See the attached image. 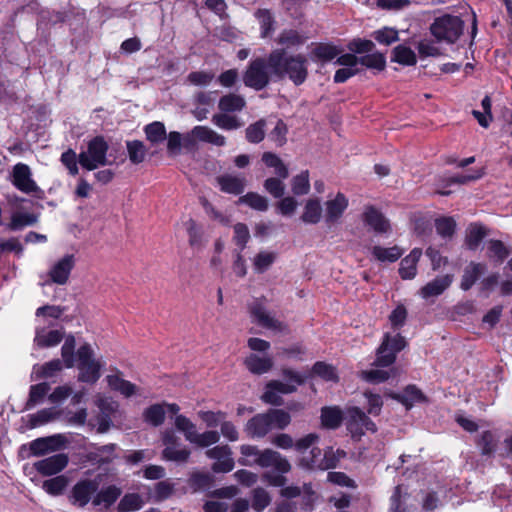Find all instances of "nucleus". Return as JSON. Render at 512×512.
<instances>
[{"instance_id":"49","label":"nucleus","mask_w":512,"mask_h":512,"mask_svg":"<svg viewBox=\"0 0 512 512\" xmlns=\"http://www.w3.org/2000/svg\"><path fill=\"white\" fill-rule=\"evenodd\" d=\"M322 456V450L319 447H312L308 455L300 457L298 465L306 470L319 469Z\"/></svg>"},{"instance_id":"36","label":"nucleus","mask_w":512,"mask_h":512,"mask_svg":"<svg viewBox=\"0 0 512 512\" xmlns=\"http://www.w3.org/2000/svg\"><path fill=\"white\" fill-rule=\"evenodd\" d=\"M78 368L80 370L79 373V381L86 383H95L100 378V364L98 361H90L84 364H79Z\"/></svg>"},{"instance_id":"38","label":"nucleus","mask_w":512,"mask_h":512,"mask_svg":"<svg viewBox=\"0 0 512 512\" xmlns=\"http://www.w3.org/2000/svg\"><path fill=\"white\" fill-rule=\"evenodd\" d=\"M165 409L162 403L152 404L143 412V419L146 423L159 427L165 421Z\"/></svg>"},{"instance_id":"28","label":"nucleus","mask_w":512,"mask_h":512,"mask_svg":"<svg viewBox=\"0 0 512 512\" xmlns=\"http://www.w3.org/2000/svg\"><path fill=\"white\" fill-rule=\"evenodd\" d=\"M246 106V100L242 95L228 93L223 95L218 102V108L224 113H234L242 111Z\"/></svg>"},{"instance_id":"18","label":"nucleus","mask_w":512,"mask_h":512,"mask_svg":"<svg viewBox=\"0 0 512 512\" xmlns=\"http://www.w3.org/2000/svg\"><path fill=\"white\" fill-rule=\"evenodd\" d=\"M393 400L401 403L406 410H410L415 403L427 402L426 395L414 384L407 385L401 393H391Z\"/></svg>"},{"instance_id":"31","label":"nucleus","mask_w":512,"mask_h":512,"mask_svg":"<svg viewBox=\"0 0 512 512\" xmlns=\"http://www.w3.org/2000/svg\"><path fill=\"white\" fill-rule=\"evenodd\" d=\"M63 368L62 361L60 359H53L42 365L36 364L33 367L32 379L40 380L46 378H52L59 373Z\"/></svg>"},{"instance_id":"52","label":"nucleus","mask_w":512,"mask_h":512,"mask_svg":"<svg viewBox=\"0 0 512 512\" xmlns=\"http://www.w3.org/2000/svg\"><path fill=\"white\" fill-rule=\"evenodd\" d=\"M64 337L60 330H50L46 333H37L35 341L39 347L47 348L58 345Z\"/></svg>"},{"instance_id":"19","label":"nucleus","mask_w":512,"mask_h":512,"mask_svg":"<svg viewBox=\"0 0 512 512\" xmlns=\"http://www.w3.org/2000/svg\"><path fill=\"white\" fill-rule=\"evenodd\" d=\"M267 413H258L250 418L245 426V432L250 438H263L271 431Z\"/></svg>"},{"instance_id":"64","label":"nucleus","mask_w":512,"mask_h":512,"mask_svg":"<svg viewBox=\"0 0 512 512\" xmlns=\"http://www.w3.org/2000/svg\"><path fill=\"white\" fill-rule=\"evenodd\" d=\"M390 512H413L415 507L407 505L401 496V488L397 486L390 498Z\"/></svg>"},{"instance_id":"12","label":"nucleus","mask_w":512,"mask_h":512,"mask_svg":"<svg viewBox=\"0 0 512 512\" xmlns=\"http://www.w3.org/2000/svg\"><path fill=\"white\" fill-rule=\"evenodd\" d=\"M99 488L96 479L79 480L73 487L69 496L71 504L78 507H85L95 496Z\"/></svg>"},{"instance_id":"27","label":"nucleus","mask_w":512,"mask_h":512,"mask_svg":"<svg viewBox=\"0 0 512 512\" xmlns=\"http://www.w3.org/2000/svg\"><path fill=\"white\" fill-rule=\"evenodd\" d=\"M191 135L198 141L213 144L218 147H222L226 144V138L208 126H195L191 130Z\"/></svg>"},{"instance_id":"47","label":"nucleus","mask_w":512,"mask_h":512,"mask_svg":"<svg viewBox=\"0 0 512 512\" xmlns=\"http://www.w3.org/2000/svg\"><path fill=\"white\" fill-rule=\"evenodd\" d=\"M144 132L147 140L152 144L162 143L167 137L165 125L160 121H154L146 125Z\"/></svg>"},{"instance_id":"43","label":"nucleus","mask_w":512,"mask_h":512,"mask_svg":"<svg viewBox=\"0 0 512 512\" xmlns=\"http://www.w3.org/2000/svg\"><path fill=\"white\" fill-rule=\"evenodd\" d=\"M322 207L318 199H309L304 207L301 216L303 222L308 224H317L321 219Z\"/></svg>"},{"instance_id":"58","label":"nucleus","mask_w":512,"mask_h":512,"mask_svg":"<svg viewBox=\"0 0 512 512\" xmlns=\"http://www.w3.org/2000/svg\"><path fill=\"white\" fill-rule=\"evenodd\" d=\"M186 229L189 238V245L193 248H199L203 245V230L195 220L189 219L186 222Z\"/></svg>"},{"instance_id":"37","label":"nucleus","mask_w":512,"mask_h":512,"mask_svg":"<svg viewBox=\"0 0 512 512\" xmlns=\"http://www.w3.org/2000/svg\"><path fill=\"white\" fill-rule=\"evenodd\" d=\"M50 384L48 382H41L31 385L29 389V397L25 404V409L29 410L43 401L45 396L50 391Z\"/></svg>"},{"instance_id":"9","label":"nucleus","mask_w":512,"mask_h":512,"mask_svg":"<svg viewBox=\"0 0 512 512\" xmlns=\"http://www.w3.org/2000/svg\"><path fill=\"white\" fill-rule=\"evenodd\" d=\"M346 429L352 439L359 441L366 432H377L376 424L357 406L349 407L346 416Z\"/></svg>"},{"instance_id":"54","label":"nucleus","mask_w":512,"mask_h":512,"mask_svg":"<svg viewBox=\"0 0 512 512\" xmlns=\"http://www.w3.org/2000/svg\"><path fill=\"white\" fill-rule=\"evenodd\" d=\"M36 221L37 218L34 214L17 212L12 215L8 228L17 231L26 226L34 225Z\"/></svg>"},{"instance_id":"21","label":"nucleus","mask_w":512,"mask_h":512,"mask_svg":"<svg viewBox=\"0 0 512 512\" xmlns=\"http://www.w3.org/2000/svg\"><path fill=\"white\" fill-rule=\"evenodd\" d=\"M220 191L226 194L241 195L246 188V179L231 174L220 175L216 178Z\"/></svg>"},{"instance_id":"1","label":"nucleus","mask_w":512,"mask_h":512,"mask_svg":"<svg viewBox=\"0 0 512 512\" xmlns=\"http://www.w3.org/2000/svg\"><path fill=\"white\" fill-rule=\"evenodd\" d=\"M274 58L271 60L276 81L289 79L295 86H300L308 78V59L305 55L289 54L285 48L273 49Z\"/></svg>"},{"instance_id":"5","label":"nucleus","mask_w":512,"mask_h":512,"mask_svg":"<svg viewBox=\"0 0 512 512\" xmlns=\"http://www.w3.org/2000/svg\"><path fill=\"white\" fill-rule=\"evenodd\" d=\"M407 346V341L400 333L392 336L390 333H385L382 341L376 350V357L373 366L376 367H389L395 363L397 354Z\"/></svg>"},{"instance_id":"24","label":"nucleus","mask_w":512,"mask_h":512,"mask_svg":"<svg viewBox=\"0 0 512 512\" xmlns=\"http://www.w3.org/2000/svg\"><path fill=\"white\" fill-rule=\"evenodd\" d=\"M320 419L323 428L335 430L342 425L344 415L338 406H324L321 408Z\"/></svg>"},{"instance_id":"2","label":"nucleus","mask_w":512,"mask_h":512,"mask_svg":"<svg viewBox=\"0 0 512 512\" xmlns=\"http://www.w3.org/2000/svg\"><path fill=\"white\" fill-rule=\"evenodd\" d=\"M273 58V50L266 57L257 56L252 58L242 73L243 84L247 88L261 91L265 89L270 82H277L271 65Z\"/></svg>"},{"instance_id":"45","label":"nucleus","mask_w":512,"mask_h":512,"mask_svg":"<svg viewBox=\"0 0 512 512\" xmlns=\"http://www.w3.org/2000/svg\"><path fill=\"white\" fill-rule=\"evenodd\" d=\"M126 148L129 160L132 164L138 165L145 160L147 149L140 140L126 141Z\"/></svg>"},{"instance_id":"13","label":"nucleus","mask_w":512,"mask_h":512,"mask_svg":"<svg viewBox=\"0 0 512 512\" xmlns=\"http://www.w3.org/2000/svg\"><path fill=\"white\" fill-rule=\"evenodd\" d=\"M362 220L375 233L385 234L391 231V224L384 214L373 205H367L362 214Z\"/></svg>"},{"instance_id":"56","label":"nucleus","mask_w":512,"mask_h":512,"mask_svg":"<svg viewBox=\"0 0 512 512\" xmlns=\"http://www.w3.org/2000/svg\"><path fill=\"white\" fill-rule=\"evenodd\" d=\"M61 414L60 411L55 410L54 408H44L37 413L31 415L30 417V425L31 427H38L40 425L46 424L54 419H56Z\"/></svg>"},{"instance_id":"59","label":"nucleus","mask_w":512,"mask_h":512,"mask_svg":"<svg viewBox=\"0 0 512 512\" xmlns=\"http://www.w3.org/2000/svg\"><path fill=\"white\" fill-rule=\"evenodd\" d=\"M66 477L60 475L43 482V489L50 495L57 496L63 493L67 487Z\"/></svg>"},{"instance_id":"55","label":"nucleus","mask_w":512,"mask_h":512,"mask_svg":"<svg viewBox=\"0 0 512 512\" xmlns=\"http://www.w3.org/2000/svg\"><path fill=\"white\" fill-rule=\"evenodd\" d=\"M360 64L378 71H383L386 68V58L380 52L369 53L360 57Z\"/></svg>"},{"instance_id":"39","label":"nucleus","mask_w":512,"mask_h":512,"mask_svg":"<svg viewBox=\"0 0 512 512\" xmlns=\"http://www.w3.org/2000/svg\"><path fill=\"white\" fill-rule=\"evenodd\" d=\"M271 429L284 430L291 423V415L283 409L270 408L266 411Z\"/></svg>"},{"instance_id":"35","label":"nucleus","mask_w":512,"mask_h":512,"mask_svg":"<svg viewBox=\"0 0 512 512\" xmlns=\"http://www.w3.org/2000/svg\"><path fill=\"white\" fill-rule=\"evenodd\" d=\"M107 382L112 390L121 393L127 398L133 396L136 393V385L128 380L123 379L119 375H108Z\"/></svg>"},{"instance_id":"61","label":"nucleus","mask_w":512,"mask_h":512,"mask_svg":"<svg viewBox=\"0 0 512 512\" xmlns=\"http://www.w3.org/2000/svg\"><path fill=\"white\" fill-rule=\"evenodd\" d=\"M373 38L383 45H390L399 40L398 31L395 28L383 27L372 34Z\"/></svg>"},{"instance_id":"22","label":"nucleus","mask_w":512,"mask_h":512,"mask_svg":"<svg viewBox=\"0 0 512 512\" xmlns=\"http://www.w3.org/2000/svg\"><path fill=\"white\" fill-rule=\"evenodd\" d=\"M422 256L421 248H414L410 253L404 257L398 269L399 275L403 280H411L415 278L417 274V263Z\"/></svg>"},{"instance_id":"51","label":"nucleus","mask_w":512,"mask_h":512,"mask_svg":"<svg viewBox=\"0 0 512 512\" xmlns=\"http://www.w3.org/2000/svg\"><path fill=\"white\" fill-rule=\"evenodd\" d=\"M305 38L297 30L285 29L278 36L277 43L287 48L297 47L304 44Z\"/></svg>"},{"instance_id":"20","label":"nucleus","mask_w":512,"mask_h":512,"mask_svg":"<svg viewBox=\"0 0 512 512\" xmlns=\"http://www.w3.org/2000/svg\"><path fill=\"white\" fill-rule=\"evenodd\" d=\"M121 494L122 489L114 484L102 487L93 497L92 504L95 507L103 506L104 510H109Z\"/></svg>"},{"instance_id":"42","label":"nucleus","mask_w":512,"mask_h":512,"mask_svg":"<svg viewBox=\"0 0 512 512\" xmlns=\"http://www.w3.org/2000/svg\"><path fill=\"white\" fill-rule=\"evenodd\" d=\"M266 120L261 118L254 123L248 125L245 130V138L251 144H259L265 138Z\"/></svg>"},{"instance_id":"30","label":"nucleus","mask_w":512,"mask_h":512,"mask_svg":"<svg viewBox=\"0 0 512 512\" xmlns=\"http://www.w3.org/2000/svg\"><path fill=\"white\" fill-rule=\"evenodd\" d=\"M371 254L379 262L394 263L402 257V255L404 254V249L397 245H394L389 248H385L380 245H375L371 250Z\"/></svg>"},{"instance_id":"16","label":"nucleus","mask_w":512,"mask_h":512,"mask_svg":"<svg viewBox=\"0 0 512 512\" xmlns=\"http://www.w3.org/2000/svg\"><path fill=\"white\" fill-rule=\"evenodd\" d=\"M74 266V255L67 254L52 266L48 275L53 283L58 285H64L67 283Z\"/></svg>"},{"instance_id":"7","label":"nucleus","mask_w":512,"mask_h":512,"mask_svg":"<svg viewBox=\"0 0 512 512\" xmlns=\"http://www.w3.org/2000/svg\"><path fill=\"white\" fill-rule=\"evenodd\" d=\"M175 427L178 431L183 432L188 442L201 448L216 444L220 439V434L215 430H208L201 434L197 433L196 425L182 414L176 416Z\"/></svg>"},{"instance_id":"29","label":"nucleus","mask_w":512,"mask_h":512,"mask_svg":"<svg viewBox=\"0 0 512 512\" xmlns=\"http://www.w3.org/2000/svg\"><path fill=\"white\" fill-rule=\"evenodd\" d=\"M343 52L340 46L333 43H318L311 51V55L315 60L329 62L337 58Z\"/></svg>"},{"instance_id":"11","label":"nucleus","mask_w":512,"mask_h":512,"mask_svg":"<svg viewBox=\"0 0 512 512\" xmlns=\"http://www.w3.org/2000/svg\"><path fill=\"white\" fill-rule=\"evenodd\" d=\"M162 443L165 448L162 450V459L166 461L185 463L188 461L191 451L188 448L178 449L180 446V439L175 435L173 430H165L161 437Z\"/></svg>"},{"instance_id":"53","label":"nucleus","mask_w":512,"mask_h":512,"mask_svg":"<svg viewBox=\"0 0 512 512\" xmlns=\"http://www.w3.org/2000/svg\"><path fill=\"white\" fill-rule=\"evenodd\" d=\"M477 446L483 456H492L497 448V439L490 430L483 431L477 441Z\"/></svg>"},{"instance_id":"25","label":"nucleus","mask_w":512,"mask_h":512,"mask_svg":"<svg viewBox=\"0 0 512 512\" xmlns=\"http://www.w3.org/2000/svg\"><path fill=\"white\" fill-rule=\"evenodd\" d=\"M485 270H486L485 264L477 263V262H470V264L468 266H466L463 271L460 288L463 291L470 290L472 288V286L484 274Z\"/></svg>"},{"instance_id":"41","label":"nucleus","mask_w":512,"mask_h":512,"mask_svg":"<svg viewBox=\"0 0 512 512\" xmlns=\"http://www.w3.org/2000/svg\"><path fill=\"white\" fill-rule=\"evenodd\" d=\"M262 161L267 167L274 168V172L279 178H288V167L284 164V162L277 154L273 152H264L262 154Z\"/></svg>"},{"instance_id":"34","label":"nucleus","mask_w":512,"mask_h":512,"mask_svg":"<svg viewBox=\"0 0 512 512\" xmlns=\"http://www.w3.org/2000/svg\"><path fill=\"white\" fill-rule=\"evenodd\" d=\"M391 61L404 66H413L417 63V57L410 47L400 44L393 48Z\"/></svg>"},{"instance_id":"44","label":"nucleus","mask_w":512,"mask_h":512,"mask_svg":"<svg viewBox=\"0 0 512 512\" xmlns=\"http://www.w3.org/2000/svg\"><path fill=\"white\" fill-rule=\"evenodd\" d=\"M255 17L258 19L261 30V37L267 38L274 31L275 19L269 9H258L255 12Z\"/></svg>"},{"instance_id":"6","label":"nucleus","mask_w":512,"mask_h":512,"mask_svg":"<svg viewBox=\"0 0 512 512\" xmlns=\"http://www.w3.org/2000/svg\"><path fill=\"white\" fill-rule=\"evenodd\" d=\"M109 145L101 135L92 138L87 145V151H82L78 155L79 164L82 168L93 171L99 166H105L107 161V152Z\"/></svg>"},{"instance_id":"46","label":"nucleus","mask_w":512,"mask_h":512,"mask_svg":"<svg viewBox=\"0 0 512 512\" xmlns=\"http://www.w3.org/2000/svg\"><path fill=\"white\" fill-rule=\"evenodd\" d=\"M237 204H246L256 211H266L268 209V201L266 197L256 193L248 192L238 198Z\"/></svg>"},{"instance_id":"50","label":"nucleus","mask_w":512,"mask_h":512,"mask_svg":"<svg viewBox=\"0 0 512 512\" xmlns=\"http://www.w3.org/2000/svg\"><path fill=\"white\" fill-rule=\"evenodd\" d=\"M436 232L442 238H452L456 232V221L449 216H441L435 219Z\"/></svg>"},{"instance_id":"10","label":"nucleus","mask_w":512,"mask_h":512,"mask_svg":"<svg viewBox=\"0 0 512 512\" xmlns=\"http://www.w3.org/2000/svg\"><path fill=\"white\" fill-rule=\"evenodd\" d=\"M11 177V183L17 190L28 195L31 194L39 199L43 198L44 191L32 178L31 169L27 164L21 162L15 164L12 169Z\"/></svg>"},{"instance_id":"33","label":"nucleus","mask_w":512,"mask_h":512,"mask_svg":"<svg viewBox=\"0 0 512 512\" xmlns=\"http://www.w3.org/2000/svg\"><path fill=\"white\" fill-rule=\"evenodd\" d=\"M487 235V231L485 227L479 223H472L467 229V234L465 237V245L469 250L475 251L485 236Z\"/></svg>"},{"instance_id":"40","label":"nucleus","mask_w":512,"mask_h":512,"mask_svg":"<svg viewBox=\"0 0 512 512\" xmlns=\"http://www.w3.org/2000/svg\"><path fill=\"white\" fill-rule=\"evenodd\" d=\"M144 505L143 498L138 493H126L119 501L116 510L118 512L139 511Z\"/></svg>"},{"instance_id":"14","label":"nucleus","mask_w":512,"mask_h":512,"mask_svg":"<svg viewBox=\"0 0 512 512\" xmlns=\"http://www.w3.org/2000/svg\"><path fill=\"white\" fill-rule=\"evenodd\" d=\"M250 315L255 323L259 326L272 329V330H281L282 323L272 317L264 306V303L260 299H256L249 305Z\"/></svg>"},{"instance_id":"23","label":"nucleus","mask_w":512,"mask_h":512,"mask_svg":"<svg viewBox=\"0 0 512 512\" xmlns=\"http://www.w3.org/2000/svg\"><path fill=\"white\" fill-rule=\"evenodd\" d=\"M244 365L250 373L263 375L273 368L274 362L270 356H259L251 353L244 359Z\"/></svg>"},{"instance_id":"8","label":"nucleus","mask_w":512,"mask_h":512,"mask_svg":"<svg viewBox=\"0 0 512 512\" xmlns=\"http://www.w3.org/2000/svg\"><path fill=\"white\" fill-rule=\"evenodd\" d=\"M281 373L285 379L292 381L297 385H303L308 378H312L314 376H317L326 382L337 383L339 381L336 368L324 361L315 362L307 375H301L290 368H283Z\"/></svg>"},{"instance_id":"63","label":"nucleus","mask_w":512,"mask_h":512,"mask_svg":"<svg viewBox=\"0 0 512 512\" xmlns=\"http://www.w3.org/2000/svg\"><path fill=\"white\" fill-rule=\"evenodd\" d=\"M509 249L501 240H490L488 246L489 257L495 258L498 262H503L509 256Z\"/></svg>"},{"instance_id":"4","label":"nucleus","mask_w":512,"mask_h":512,"mask_svg":"<svg viewBox=\"0 0 512 512\" xmlns=\"http://www.w3.org/2000/svg\"><path fill=\"white\" fill-rule=\"evenodd\" d=\"M465 23L460 16L443 14L434 19L430 33L439 43L455 44L464 32Z\"/></svg>"},{"instance_id":"26","label":"nucleus","mask_w":512,"mask_h":512,"mask_svg":"<svg viewBox=\"0 0 512 512\" xmlns=\"http://www.w3.org/2000/svg\"><path fill=\"white\" fill-rule=\"evenodd\" d=\"M453 276L450 274L437 276L421 288L424 298L435 297L442 294L452 283Z\"/></svg>"},{"instance_id":"32","label":"nucleus","mask_w":512,"mask_h":512,"mask_svg":"<svg viewBox=\"0 0 512 512\" xmlns=\"http://www.w3.org/2000/svg\"><path fill=\"white\" fill-rule=\"evenodd\" d=\"M214 476L208 472L194 471L188 478V486L193 492L204 491L214 485Z\"/></svg>"},{"instance_id":"62","label":"nucleus","mask_w":512,"mask_h":512,"mask_svg":"<svg viewBox=\"0 0 512 512\" xmlns=\"http://www.w3.org/2000/svg\"><path fill=\"white\" fill-rule=\"evenodd\" d=\"M347 48L354 54H369L375 48L373 41L363 38H354L348 44Z\"/></svg>"},{"instance_id":"15","label":"nucleus","mask_w":512,"mask_h":512,"mask_svg":"<svg viewBox=\"0 0 512 512\" xmlns=\"http://www.w3.org/2000/svg\"><path fill=\"white\" fill-rule=\"evenodd\" d=\"M68 456L60 453L34 463L35 470L43 476H52L61 472L68 465Z\"/></svg>"},{"instance_id":"57","label":"nucleus","mask_w":512,"mask_h":512,"mask_svg":"<svg viewBox=\"0 0 512 512\" xmlns=\"http://www.w3.org/2000/svg\"><path fill=\"white\" fill-rule=\"evenodd\" d=\"M292 192L294 195H305L310 190L309 171L304 170L300 174L293 177L291 181Z\"/></svg>"},{"instance_id":"48","label":"nucleus","mask_w":512,"mask_h":512,"mask_svg":"<svg viewBox=\"0 0 512 512\" xmlns=\"http://www.w3.org/2000/svg\"><path fill=\"white\" fill-rule=\"evenodd\" d=\"M212 121L217 127L227 131L238 129L243 125L237 116L224 112L213 115Z\"/></svg>"},{"instance_id":"3","label":"nucleus","mask_w":512,"mask_h":512,"mask_svg":"<svg viewBox=\"0 0 512 512\" xmlns=\"http://www.w3.org/2000/svg\"><path fill=\"white\" fill-rule=\"evenodd\" d=\"M240 452L245 457H254L253 462H250L246 458H239L238 463L243 466H251L256 464L262 468L272 467L276 472L289 473L291 471V464L286 457H284L278 451L270 448L259 450L254 445H242Z\"/></svg>"},{"instance_id":"17","label":"nucleus","mask_w":512,"mask_h":512,"mask_svg":"<svg viewBox=\"0 0 512 512\" xmlns=\"http://www.w3.org/2000/svg\"><path fill=\"white\" fill-rule=\"evenodd\" d=\"M349 200L344 193L338 192L334 199H330L325 203V221L328 224L337 222L346 209L348 208Z\"/></svg>"},{"instance_id":"60","label":"nucleus","mask_w":512,"mask_h":512,"mask_svg":"<svg viewBox=\"0 0 512 512\" xmlns=\"http://www.w3.org/2000/svg\"><path fill=\"white\" fill-rule=\"evenodd\" d=\"M287 134V124L282 119H279L276 122L275 127L269 133V138L276 144L277 147H282L287 143Z\"/></svg>"}]
</instances>
